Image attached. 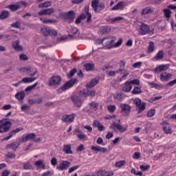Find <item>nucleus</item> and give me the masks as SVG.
Here are the masks:
<instances>
[{
  "label": "nucleus",
  "instance_id": "29",
  "mask_svg": "<svg viewBox=\"0 0 176 176\" xmlns=\"http://www.w3.org/2000/svg\"><path fill=\"white\" fill-rule=\"evenodd\" d=\"M98 83V80L94 78L92 79L89 84L87 85V87L91 89V87H94Z\"/></svg>",
  "mask_w": 176,
  "mask_h": 176
},
{
  "label": "nucleus",
  "instance_id": "3",
  "mask_svg": "<svg viewBox=\"0 0 176 176\" xmlns=\"http://www.w3.org/2000/svg\"><path fill=\"white\" fill-rule=\"evenodd\" d=\"M41 34H43L45 36L50 35V36H57V32L50 28L44 27L41 29Z\"/></svg>",
  "mask_w": 176,
  "mask_h": 176
},
{
  "label": "nucleus",
  "instance_id": "18",
  "mask_svg": "<svg viewBox=\"0 0 176 176\" xmlns=\"http://www.w3.org/2000/svg\"><path fill=\"white\" fill-rule=\"evenodd\" d=\"M92 151H95V152H102V153H105L106 152H108V149L104 147H100V146H92L91 147Z\"/></svg>",
  "mask_w": 176,
  "mask_h": 176
},
{
  "label": "nucleus",
  "instance_id": "25",
  "mask_svg": "<svg viewBox=\"0 0 176 176\" xmlns=\"http://www.w3.org/2000/svg\"><path fill=\"white\" fill-rule=\"evenodd\" d=\"M36 135L35 133H28L26 135L25 138H23V141H30L31 140H34L35 138Z\"/></svg>",
  "mask_w": 176,
  "mask_h": 176
},
{
  "label": "nucleus",
  "instance_id": "11",
  "mask_svg": "<svg viewBox=\"0 0 176 176\" xmlns=\"http://www.w3.org/2000/svg\"><path fill=\"white\" fill-rule=\"evenodd\" d=\"M120 108L122 109L121 113L124 116H129L130 115V112L131 111V107L128 104H120Z\"/></svg>",
  "mask_w": 176,
  "mask_h": 176
},
{
  "label": "nucleus",
  "instance_id": "8",
  "mask_svg": "<svg viewBox=\"0 0 176 176\" xmlns=\"http://www.w3.org/2000/svg\"><path fill=\"white\" fill-rule=\"evenodd\" d=\"M113 127H115V129H117V130L120 131V133H124V131L127 130V126L124 127L122 126V124H120V120H118L117 123L116 122L113 121V126H111L110 129H113Z\"/></svg>",
  "mask_w": 176,
  "mask_h": 176
},
{
  "label": "nucleus",
  "instance_id": "64",
  "mask_svg": "<svg viewBox=\"0 0 176 176\" xmlns=\"http://www.w3.org/2000/svg\"><path fill=\"white\" fill-rule=\"evenodd\" d=\"M174 85H176V79L173 80L172 81L168 82L166 86L168 87V86H174Z\"/></svg>",
  "mask_w": 176,
  "mask_h": 176
},
{
  "label": "nucleus",
  "instance_id": "62",
  "mask_svg": "<svg viewBox=\"0 0 176 176\" xmlns=\"http://www.w3.org/2000/svg\"><path fill=\"white\" fill-rule=\"evenodd\" d=\"M142 65V62H136L133 64L132 67L133 68H140Z\"/></svg>",
  "mask_w": 176,
  "mask_h": 176
},
{
  "label": "nucleus",
  "instance_id": "42",
  "mask_svg": "<svg viewBox=\"0 0 176 176\" xmlns=\"http://www.w3.org/2000/svg\"><path fill=\"white\" fill-rule=\"evenodd\" d=\"M155 51V43L153 42H150L149 45L148 47V53H152V52Z\"/></svg>",
  "mask_w": 176,
  "mask_h": 176
},
{
  "label": "nucleus",
  "instance_id": "4",
  "mask_svg": "<svg viewBox=\"0 0 176 176\" xmlns=\"http://www.w3.org/2000/svg\"><path fill=\"white\" fill-rule=\"evenodd\" d=\"M134 104L138 108V113L144 112V111H145V109L146 108V103L142 102L141 99L138 98H136L134 100Z\"/></svg>",
  "mask_w": 176,
  "mask_h": 176
},
{
  "label": "nucleus",
  "instance_id": "10",
  "mask_svg": "<svg viewBox=\"0 0 176 176\" xmlns=\"http://www.w3.org/2000/svg\"><path fill=\"white\" fill-rule=\"evenodd\" d=\"M71 100L74 104V106L76 108H80V107H82L83 104V100H82V98L78 96H72Z\"/></svg>",
  "mask_w": 176,
  "mask_h": 176
},
{
  "label": "nucleus",
  "instance_id": "36",
  "mask_svg": "<svg viewBox=\"0 0 176 176\" xmlns=\"http://www.w3.org/2000/svg\"><path fill=\"white\" fill-rule=\"evenodd\" d=\"M9 17V12L8 11H3L0 14V19L5 20V19H8Z\"/></svg>",
  "mask_w": 176,
  "mask_h": 176
},
{
  "label": "nucleus",
  "instance_id": "54",
  "mask_svg": "<svg viewBox=\"0 0 176 176\" xmlns=\"http://www.w3.org/2000/svg\"><path fill=\"white\" fill-rule=\"evenodd\" d=\"M155 113H156L155 109H150L147 113V116H148V118H152V116H155Z\"/></svg>",
  "mask_w": 176,
  "mask_h": 176
},
{
  "label": "nucleus",
  "instance_id": "19",
  "mask_svg": "<svg viewBox=\"0 0 176 176\" xmlns=\"http://www.w3.org/2000/svg\"><path fill=\"white\" fill-rule=\"evenodd\" d=\"M20 146V143L19 142H12L11 144L6 145L7 148H10L12 151H16V149Z\"/></svg>",
  "mask_w": 176,
  "mask_h": 176
},
{
  "label": "nucleus",
  "instance_id": "16",
  "mask_svg": "<svg viewBox=\"0 0 176 176\" xmlns=\"http://www.w3.org/2000/svg\"><path fill=\"white\" fill-rule=\"evenodd\" d=\"M54 12V9L53 8L43 9L40 12H38V16H44V15L50 16V14H52Z\"/></svg>",
  "mask_w": 176,
  "mask_h": 176
},
{
  "label": "nucleus",
  "instance_id": "47",
  "mask_svg": "<svg viewBox=\"0 0 176 176\" xmlns=\"http://www.w3.org/2000/svg\"><path fill=\"white\" fill-rule=\"evenodd\" d=\"M80 96L81 97H89V89H84L80 91Z\"/></svg>",
  "mask_w": 176,
  "mask_h": 176
},
{
  "label": "nucleus",
  "instance_id": "58",
  "mask_svg": "<svg viewBox=\"0 0 176 176\" xmlns=\"http://www.w3.org/2000/svg\"><path fill=\"white\" fill-rule=\"evenodd\" d=\"M140 168L142 170V171H146L147 170H149L151 168V166L149 165H140Z\"/></svg>",
  "mask_w": 176,
  "mask_h": 176
},
{
  "label": "nucleus",
  "instance_id": "55",
  "mask_svg": "<svg viewBox=\"0 0 176 176\" xmlns=\"http://www.w3.org/2000/svg\"><path fill=\"white\" fill-rule=\"evenodd\" d=\"M131 174H134V175L142 176V171L137 172V171L135 170V168H132V169L131 170Z\"/></svg>",
  "mask_w": 176,
  "mask_h": 176
},
{
  "label": "nucleus",
  "instance_id": "5",
  "mask_svg": "<svg viewBox=\"0 0 176 176\" xmlns=\"http://www.w3.org/2000/svg\"><path fill=\"white\" fill-rule=\"evenodd\" d=\"M138 31L139 35H146V34L151 32V29L149 28V25L145 23H141V25H139Z\"/></svg>",
  "mask_w": 176,
  "mask_h": 176
},
{
  "label": "nucleus",
  "instance_id": "46",
  "mask_svg": "<svg viewBox=\"0 0 176 176\" xmlns=\"http://www.w3.org/2000/svg\"><path fill=\"white\" fill-rule=\"evenodd\" d=\"M122 42H123V39L119 38L118 42H116L114 45H111V46L109 47L108 49H111V47H119V46H120V45H122Z\"/></svg>",
  "mask_w": 176,
  "mask_h": 176
},
{
  "label": "nucleus",
  "instance_id": "37",
  "mask_svg": "<svg viewBox=\"0 0 176 176\" xmlns=\"http://www.w3.org/2000/svg\"><path fill=\"white\" fill-rule=\"evenodd\" d=\"M36 86H38V82L34 83V85H30L28 86L25 89V91L26 93H28L30 91H32V90H34V89H35V87H36Z\"/></svg>",
  "mask_w": 176,
  "mask_h": 176
},
{
  "label": "nucleus",
  "instance_id": "23",
  "mask_svg": "<svg viewBox=\"0 0 176 176\" xmlns=\"http://www.w3.org/2000/svg\"><path fill=\"white\" fill-rule=\"evenodd\" d=\"M163 130L166 134H171L173 131L171 130V127L170 126V124H163Z\"/></svg>",
  "mask_w": 176,
  "mask_h": 176
},
{
  "label": "nucleus",
  "instance_id": "27",
  "mask_svg": "<svg viewBox=\"0 0 176 176\" xmlns=\"http://www.w3.org/2000/svg\"><path fill=\"white\" fill-rule=\"evenodd\" d=\"M34 80H36L35 77H26L23 78V83H32Z\"/></svg>",
  "mask_w": 176,
  "mask_h": 176
},
{
  "label": "nucleus",
  "instance_id": "50",
  "mask_svg": "<svg viewBox=\"0 0 176 176\" xmlns=\"http://www.w3.org/2000/svg\"><path fill=\"white\" fill-rule=\"evenodd\" d=\"M15 98H16V100H19V101H21V100H23V92L20 91L16 93L15 94Z\"/></svg>",
  "mask_w": 176,
  "mask_h": 176
},
{
  "label": "nucleus",
  "instance_id": "41",
  "mask_svg": "<svg viewBox=\"0 0 176 176\" xmlns=\"http://www.w3.org/2000/svg\"><path fill=\"white\" fill-rule=\"evenodd\" d=\"M142 93V91L141 90V88L138 87H135L133 91H131L132 94H141Z\"/></svg>",
  "mask_w": 176,
  "mask_h": 176
},
{
  "label": "nucleus",
  "instance_id": "43",
  "mask_svg": "<svg viewBox=\"0 0 176 176\" xmlns=\"http://www.w3.org/2000/svg\"><path fill=\"white\" fill-rule=\"evenodd\" d=\"M8 8L13 12L14 10H19V9H20V6L17 4L10 5L8 6Z\"/></svg>",
  "mask_w": 176,
  "mask_h": 176
},
{
  "label": "nucleus",
  "instance_id": "51",
  "mask_svg": "<svg viewBox=\"0 0 176 176\" xmlns=\"http://www.w3.org/2000/svg\"><path fill=\"white\" fill-rule=\"evenodd\" d=\"M6 157L7 159H14V157H16V154L12 152H8L6 155Z\"/></svg>",
  "mask_w": 176,
  "mask_h": 176
},
{
  "label": "nucleus",
  "instance_id": "57",
  "mask_svg": "<svg viewBox=\"0 0 176 176\" xmlns=\"http://www.w3.org/2000/svg\"><path fill=\"white\" fill-rule=\"evenodd\" d=\"M129 82L131 86V85H136L137 86L140 85V80H138V79H134V80H132Z\"/></svg>",
  "mask_w": 176,
  "mask_h": 176
},
{
  "label": "nucleus",
  "instance_id": "6",
  "mask_svg": "<svg viewBox=\"0 0 176 176\" xmlns=\"http://www.w3.org/2000/svg\"><path fill=\"white\" fill-rule=\"evenodd\" d=\"M61 16L63 17L64 20H69V21H74V19L76 17V14L74 10H70L66 12H62Z\"/></svg>",
  "mask_w": 176,
  "mask_h": 176
},
{
  "label": "nucleus",
  "instance_id": "9",
  "mask_svg": "<svg viewBox=\"0 0 176 176\" xmlns=\"http://www.w3.org/2000/svg\"><path fill=\"white\" fill-rule=\"evenodd\" d=\"M67 32L69 33L68 36L72 38V39H76V38L79 37V32L75 27L71 26Z\"/></svg>",
  "mask_w": 176,
  "mask_h": 176
},
{
  "label": "nucleus",
  "instance_id": "20",
  "mask_svg": "<svg viewBox=\"0 0 176 176\" xmlns=\"http://www.w3.org/2000/svg\"><path fill=\"white\" fill-rule=\"evenodd\" d=\"M131 89H133L131 84H130L129 81H126L124 84L122 91H125V93H130V91H131Z\"/></svg>",
  "mask_w": 176,
  "mask_h": 176
},
{
  "label": "nucleus",
  "instance_id": "26",
  "mask_svg": "<svg viewBox=\"0 0 176 176\" xmlns=\"http://www.w3.org/2000/svg\"><path fill=\"white\" fill-rule=\"evenodd\" d=\"M124 3L123 1L118 2L114 7L111 8V10H119V9H123Z\"/></svg>",
  "mask_w": 176,
  "mask_h": 176
},
{
  "label": "nucleus",
  "instance_id": "59",
  "mask_svg": "<svg viewBox=\"0 0 176 176\" xmlns=\"http://www.w3.org/2000/svg\"><path fill=\"white\" fill-rule=\"evenodd\" d=\"M107 109L109 112H115V111L116 110V106L109 105L107 107Z\"/></svg>",
  "mask_w": 176,
  "mask_h": 176
},
{
  "label": "nucleus",
  "instance_id": "48",
  "mask_svg": "<svg viewBox=\"0 0 176 176\" xmlns=\"http://www.w3.org/2000/svg\"><path fill=\"white\" fill-rule=\"evenodd\" d=\"M89 107L90 108L95 109V111H97V109H98V103H96V102H92L89 103Z\"/></svg>",
  "mask_w": 176,
  "mask_h": 176
},
{
  "label": "nucleus",
  "instance_id": "35",
  "mask_svg": "<svg viewBox=\"0 0 176 176\" xmlns=\"http://www.w3.org/2000/svg\"><path fill=\"white\" fill-rule=\"evenodd\" d=\"M110 37V38H109ZM107 38H109L107 39H106L104 41V43L105 45V46H109V45H111L112 43V42H113V37L111 36H107Z\"/></svg>",
  "mask_w": 176,
  "mask_h": 176
},
{
  "label": "nucleus",
  "instance_id": "61",
  "mask_svg": "<svg viewBox=\"0 0 176 176\" xmlns=\"http://www.w3.org/2000/svg\"><path fill=\"white\" fill-rule=\"evenodd\" d=\"M80 166L79 165H77V166H74L73 167H71L69 169V174H71V173H74V171H75V170H78V168H79Z\"/></svg>",
  "mask_w": 176,
  "mask_h": 176
},
{
  "label": "nucleus",
  "instance_id": "22",
  "mask_svg": "<svg viewBox=\"0 0 176 176\" xmlns=\"http://www.w3.org/2000/svg\"><path fill=\"white\" fill-rule=\"evenodd\" d=\"M104 9H105V4H104V3H100L98 5V7L96 8L94 12L95 13H101Z\"/></svg>",
  "mask_w": 176,
  "mask_h": 176
},
{
  "label": "nucleus",
  "instance_id": "24",
  "mask_svg": "<svg viewBox=\"0 0 176 176\" xmlns=\"http://www.w3.org/2000/svg\"><path fill=\"white\" fill-rule=\"evenodd\" d=\"M19 44L20 42H19V41H16L12 43V47L14 48V50H16V52H21L23 50L21 45Z\"/></svg>",
  "mask_w": 176,
  "mask_h": 176
},
{
  "label": "nucleus",
  "instance_id": "38",
  "mask_svg": "<svg viewBox=\"0 0 176 176\" xmlns=\"http://www.w3.org/2000/svg\"><path fill=\"white\" fill-rule=\"evenodd\" d=\"M153 10L151 8H146L142 10V12H141L142 16H145V14H149V13H152Z\"/></svg>",
  "mask_w": 176,
  "mask_h": 176
},
{
  "label": "nucleus",
  "instance_id": "12",
  "mask_svg": "<svg viewBox=\"0 0 176 176\" xmlns=\"http://www.w3.org/2000/svg\"><path fill=\"white\" fill-rule=\"evenodd\" d=\"M61 82V77L58 76H52L49 82L48 85L49 86H55V85H60V82Z\"/></svg>",
  "mask_w": 176,
  "mask_h": 176
},
{
  "label": "nucleus",
  "instance_id": "40",
  "mask_svg": "<svg viewBox=\"0 0 176 176\" xmlns=\"http://www.w3.org/2000/svg\"><path fill=\"white\" fill-rule=\"evenodd\" d=\"M116 167H118V168H120V167H123V166H126V162L124 160H121L116 162L115 164Z\"/></svg>",
  "mask_w": 176,
  "mask_h": 176
},
{
  "label": "nucleus",
  "instance_id": "44",
  "mask_svg": "<svg viewBox=\"0 0 176 176\" xmlns=\"http://www.w3.org/2000/svg\"><path fill=\"white\" fill-rule=\"evenodd\" d=\"M124 74L120 78V82H122V80H126V78H127V76L130 75V73L126 70H124Z\"/></svg>",
  "mask_w": 176,
  "mask_h": 176
},
{
  "label": "nucleus",
  "instance_id": "13",
  "mask_svg": "<svg viewBox=\"0 0 176 176\" xmlns=\"http://www.w3.org/2000/svg\"><path fill=\"white\" fill-rule=\"evenodd\" d=\"M75 116H76V114L73 113L70 115H65L62 118L63 122H65L66 123H72L74 120H75Z\"/></svg>",
  "mask_w": 176,
  "mask_h": 176
},
{
  "label": "nucleus",
  "instance_id": "15",
  "mask_svg": "<svg viewBox=\"0 0 176 176\" xmlns=\"http://www.w3.org/2000/svg\"><path fill=\"white\" fill-rule=\"evenodd\" d=\"M20 131H21V129L20 128H16L15 130H12L11 132H10L8 133V135L6 136V138H4L3 139V141H9V140H10V138H12V137H14V135H16V134H17V133H20Z\"/></svg>",
  "mask_w": 176,
  "mask_h": 176
},
{
  "label": "nucleus",
  "instance_id": "21",
  "mask_svg": "<svg viewBox=\"0 0 176 176\" xmlns=\"http://www.w3.org/2000/svg\"><path fill=\"white\" fill-rule=\"evenodd\" d=\"M172 75L171 74H168L167 72H164L160 74V80L162 81L168 80L170 78H171Z\"/></svg>",
  "mask_w": 176,
  "mask_h": 176
},
{
  "label": "nucleus",
  "instance_id": "39",
  "mask_svg": "<svg viewBox=\"0 0 176 176\" xmlns=\"http://www.w3.org/2000/svg\"><path fill=\"white\" fill-rule=\"evenodd\" d=\"M164 56V52L163 51H160L157 54L156 56L154 57V58L155 60H162V58H163Z\"/></svg>",
  "mask_w": 176,
  "mask_h": 176
},
{
  "label": "nucleus",
  "instance_id": "34",
  "mask_svg": "<svg viewBox=\"0 0 176 176\" xmlns=\"http://www.w3.org/2000/svg\"><path fill=\"white\" fill-rule=\"evenodd\" d=\"M86 19V14H81L79 16L77 17L76 19V24H80V22L82 20H85Z\"/></svg>",
  "mask_w": 176,
  "mask_h": 176
},
{
  "label": "nucleus",
  "instance_id": "45",
  "mask_svg": "<svg viewBox=\"0 0 176 176\" xmlns=\"http://www.w3.org/2000/svg\"><path fill=\"white\" fill-rule=\"evenodd\" d=\"M164 13L166 19H170L171 17V11L170 10V9H164Z\"/></svg>",
  "mask_w": 176,
  "mask_h": 176
},
{
  "label": "nucleus",
  "instance_id": "49",
  "mask_svg": "<svg viewBox=\"0 0 176 176\" xmlns=\"http://www.w3.org/2000/svg\"><path fill=\"white\" fill-rule=\"evenodd\" d=\"M98 0H92L91 1V6L94 10H96V8L98 6Z\"/></svg>",
  "mask_w": 176,
  "mask_h": 176
},
{
  "label": "nucleus",
  "instance_id": "30",
  "mask_svg": "<svg viewBox=\"0 0 176 176\" xmlns=\"http://www.w3.org/2000/svg\"><path fill=\"white\" fill-rule=\"evenodd\" d=\"M157 28L161 31H164V28H166V21H160L157 23Z\"/></svg>",
  "mask_w": 176,
  "mask_h": 176
},
{
  "label": "nucleus",
  "instance_id": "14",
  "mask_svg": "<svg viewBox=\"0 0 176 176\" xmlns=\"http://www.w3.org/2000/svg\"><path fill=\"white\" fill-rule=\"evenodd\" d=\"M71 164L70 162L68 161H62V162L59 164V166H56V170H60L63 171L64 170H67Z\"/></svg>",
  "mask_w": 176,
  "mask_h": 176
},
{
  "label": "nucleus",
  "instance_id": "60",
  "mask_svg": "<svg viewBox=\"0 0 176 176\" xmlns=\"http://www.w3.org/2000/svg\"><path fill=\"white\" fill-rule=\"evenodd\" d=\"M109 31V28H108V26L102 27L100 29V32H102V34H107V32H108Z\"/></svg>",
  "mask_w": 176,
  "mask_h": 176
},
{
  "label": "nucleus",
  "instance_id": "56",
  "mask_svg": "<svg viewBox=\"0 0 176 176\" xmlns=\"http://www.w3.org/2000/svg\"><path fill=\"white\" fill-rule=\"evenodd\" d=\"M30 111H31V108L29 106H28L27 104L23 105V112L28 113V112H30Z\"/></svg>",
  "mask_w": 176,
  "mask_h": 176
},
{
  "label": "nucleus",
  "instance_id": "32",
  "mask_svg": "<svg viewBox=\"0 0 176 176\" xmlns=\"http://www.w3.org/2000/svg\"><path fill=\"white\" fill-rule=\"evenodd\" d=\"M63 151L67 155H72V150H71V145H65L63 148Z\"/></svg>",
  "mask_w": 176,
  "mask_h": 176
},
{
  "label": "nucleus",
  "instance_id": "2",
  "mask_svg": "<svg viewBox=\"0 0 176 176\" xmlns=\"http://www.w3.org/2000/svg\"><path fill=\"white\" fill-rule=\"evenodd\" d=\"M76 83V78H73L65 82L62 87H60L57 91L58 93H63L64 90H68V89H71L74 85Z\"/></svg>",
  "mask_w": 176,
  "mask_h": 176
},
{
  "label": "nucleus",
  "instance_id": "53",
  "mask_svg": "<svg viewBox=\"0 0 176 176\" xmlns=\"http://www.w3.org/2000/svg\"><path fill=\"white\" fill-rule=\"evenodd\" d=\"M76 72L77 70L76 68H74L73 69H72L69 74V73L67 74L68 78H72V76H74V75L76 74Z\"/></svg>",
  "mask_w": 176,
  "mask_h": 176
},
{
  "label": "nucleus",
  "instance_id": "63",
  "mask_svg": "<svg viewBox=\"0 0 176 176\" xmlns=\"http://www.w3.org/2000/svg\"><path fill=\"white\" fill-rule=\"evenodd\" d=\"M103 176H113V172H107L105 170H102Z\"/></svg>",
  "mask_w": 176,
  "mask_h": 176
},
{
  "label": "nucleus",
  "instance_id": "28",
  "mask_svg": "<svg viewBox=\"0 0 176 176\" xmlns=\"http://www.w3.org/2000/svg\"><path fill=\"white\" fill-rule=\"evenodd\" d=\"M49 6H52V1H45L44 3L38 4V8L40 9H43V8H49Z\"/></svg>",
  "mask_w": 176,
  "mask_h": 176
},
{
  "label": "nucleus",
  "instance_id": "7",
  "mask_svg": "<svg viewBox=\"0 0 176 176\" xmlns=\"http://www.w3.org/2000/svg\"><path fill=\"white\" fill-rule=\"evenodd\" d=\"M23 72L25 75H28V76H35L38 71L36 70V69L31 66H28L23 68Z\"/></svg>",
  "mask_w": 176,
  "mask_h": 176
},
{
  "label": "nucleus",
  "instance_id": "52",
  "mask_svg": "<svg viewBox=\"0 0 176 176\" xmlns=\"http://www.w3.org/2000/svg\"><path fill=\"white\" fill-rule=\"evenodd\" d=\"M85 13L87 15V23H90L91 21V14L89 13V8L85 11Z\"/></svg>",
  "mask_w": 176,
  "mask_h": 176
},
{
  "label": "nucleus",
  "instance_id": "33",
  "mask_svg": "<svg viewBox=\"0 0 176 176\" xmlns=\"http://www.w3.org/2000/svg\"><path fill=\"white\" fill-rule=\"evenodd\" d=\"M84 68L86 69V71H93L94 69V64L86 63L84 65Z\"/></svg>",
  "mask_w": 176,
  "mask_h": 176
},
{
  "label": "nucleus",
  "instance_id": "17",
  "mask_svg": "<svg viewBox=\"0 0 176 176\" xmlns=\"http://www.w3.org/2000/svg\"><path fill=\"white\" fill-rule=\"evenodd\" d=\"M170 65H160L158 67H156L153 72L154 74H159V72H162V71H167V69L169 68Z\"/></svg>",
  "mask_w": 176,
  "mask_h": 176
},
{
  "label": "nucleus",
  "instance_id": "31",
  "mask_svg": "<svg viewBox=\"0 0 176 176\" xmlns=\"http://www.w3.org/2000/svg\"><path fill=\"white\" fill-rule=\"evenodd\" d=\"M149 86H152V87H154L155 89H157V90H160V89H164V87L163 85H160L156 82H148Z\"/></svg>",
  "mask_w": 176,
  "mask_h": 176
},
{
  "label": "nucleus",
  "instance_id": "1",
  "mask_svg": "<svg viewBox=\"0 0 176 176\" xmlns=\"http://www.w3.org/2000/svg\"><path fill=\"white\" fill-rule=\"evenodd\" d=\"M0 134H3V133H8L10 130L12 126V122L10 121H5L0 120Z\"/></svg>",
  "mask_w": 176,
  "mask_h": 176
}]
</instances>
